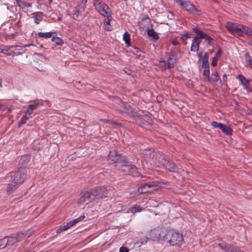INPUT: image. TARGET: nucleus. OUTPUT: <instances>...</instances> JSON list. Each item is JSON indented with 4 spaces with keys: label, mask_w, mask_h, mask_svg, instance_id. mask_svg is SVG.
Wrapping results in <instances>:
<instances>
[{
    "label": "nucleus",
    "mask_w": 252,
    "mask_h": 252,
    "mask_svg": "<svg viewBox=\"0 0 252 252\" xmlns=\"http://www.w3.org/2000/svg\"><path fill=\"white\" fill-rule=\"evenodd\" d=\"M107 190L104 186H97L89 191L81 193L78 203L88 204L89 203L107 197Z\"/></svg>",
    "instance_id": "1"
},
{
    "label": "nucleus",
    "mask_w": 252,
    "mask_h": 252,
    "mask_svg": "<svg viewBox=\"0 0 252 252\" xmlns=\"http://www.w3.org/2000/svg\"><path fill=\"white\" fill-rule=\"evenodd\" d=\"M26 172L25 168L19 169L16 172H10L6 177L8 184L7 191L12 193L20 184L23 183L26 178Z\"/></svg>",
    "instance_id": "2"
},
{
    "label": "nucleus",
    "mask_w": 252,
    "mask_h": 252,
    "mask_svg": "<svg viewBox=\"0 0 252 252\" xmlns=\"http://www.w3.org/2000/svg\"><path fill=\"white\" fill-rule=\"evenodd\" d=\"M165 239L172 246H180L183 242L182 235L173 230H169Z\"/></svg>",
    "instance_id": "3"
},
{
    "label": "nucleus",
    "mask_w": 252,
    "mask_h": 252,
    "mask_svg": "<svg viewBox=\"0 0 252 252\" xmlns=\"http://www.w3.org/2000/svg\"><path fill=\"white\" fill-rule=\"evenodd\" d=\"M93 5L97 12L104 17H111L112 12L104 2L100 0H94Z\"/></svg>",
    "instance_id": "4"
},
{
    "label": "nucleus",
    "mask_w": 252,
    "mask_h": 252,
    "mask_svg": "<svg viewBox=\"0 0 252 252\" xmlns=\"http://www.w3.org/2000/svg\"><path fill=\"white\" fill-rule=\"evenodd\" d=\"M245 26L236 23H227L226 28L227 30L235 36H242Z\"/></svg>",
    "instance_id": "5"
},
{
    "label": "nucleus",
    "mask_w": 252,
    "mask_h": 252,
    "mask_svg": "<svg viewBox=\"0 0 252 252\" xmlns=\"http://www.w3.org/2000/svg\"><path fill=\"white\" fill-rule=\"evenodd\" d=\"M161 230L160 228L154 229L151 230L144 240H139L137 242V244L140 245L146 244L148 239L152 241H157L159 240L161 237Z\"/></svg>",
    "instance_id": "6"
},
{
    "label": "nucleus",
    "mask_w": 252,
    "mask_h": 252,
    "mask_svg": "<svg viewBox=\"0 0 252 252\" xmlns=\"http://www.w3.org/2000/svg\"><path fill=\"white\" fill-rule=\"evenodd\" d=\"M108 160L110 163H125L126 161L125 158L114 150L110 151Z\"/></svg>",
    "instance_id": "7"
},
{
    "label": "nucleus",
    "mask_w": 252,
    "mask_h": 252,
    "mask_svg": "<svg viewBox=\"0 0 252 252\" xmlns=\"http://www.w3.org/2000/svg\"><path fill=\"white\" fill-rule=\"evenodd\" d=\"M174 1L179 3L181 8L190 13H194L196 11V8L195 6L189 1L183 0H174Z\"/></svg>",
    "instance_id": "8"
},
{
    "label": "nucleus",
    "mask_w": 252,
    "mask_h": 252,
    "mask_svg": "<svg viewBox=\"0 0 252 252\" xmlns=\"http://www.w3.org/2000/svg\"><path fill=\"white\" fill-rule=\"evenodd\" d=\"M165 160L164 154L160 153H156L155 155L153 156L150 163L153 166L161 167L163 166Z\"/></svg>",
    "instance_id": "9"
},
{
    "label": "nucleus",
    "mask_w": 252,
    "mask_h": 252,
    "mask_svg": "<svg viewBox=\"0 0 252 252\" xmlns=\"http://www.w3.org/2000/svg\"><path fill=\"white\" fill-rule=\"evenodd\" d=\"M177 55L175 53L172 52L167 55L166 61L164 60L160 62L161 65L163 64L168 68H170L173 66L174 64L177 62Z\"/></svg>",
    "instance_id": "10"
},
{
    "label": "nucleus",
    "mask_w": 252,
    "mask_h": 252,
    "mask_svg": "<svg viewBox=\"0 0 252 252\" xmlns=\"http://www.w3.org/2000/svg\"><path fill=\"white\" fill-rule=\"evenodd\" d=\"M156 186H157V183L155 182L145 183L141 185V186L138 189L137 191L138 193L142 194L145 193L147 192H150L152 190H158V188H156V189H154L153 190L148 189V188H150Z\"/></svg>",
    "instance_id": "11"
},
{
    "label": "nucleus",
    "mask_w": 252,
    "mask_h": 252,
    "mask_svg": "<svg viewBox=\"0 0 252 252\" xmlns=\"http://www.w3.org/2000/svg\"><path fill=\"white\" fill-rule=\"evenodd\" d=\"M85 7V6L82 5V4L79 3L75 8L73 18L75 20L82 19L83 17L80 14L84 12Z\"/></svg>",
    "instance_id": "12"
},
{
    "label": "nucleus",
    "mask_w": 252,
    "mask_h": 252,
    "mask_svg": "<svg viewBox=\"0 0 252 252\" xmlns=\"http://www.w3.org/2000/svg\"><path fill=\"white\" fill-rule=\"evenodd\" d=\"M121 105L122 108L119 109V111L121 112L132 116H133L136 113L135 110L133 109L129 104L124 102H121Z\"/></svg>",
    "instance_id": "13"
},
{
    "label": "nucleus",
    "mask_w": 252,
    "mask_h": 252,
    "mask_svg": "<svg viewBox=\"0 0 252 252\" xmlns=\"http://www.w3.org/2000/svg\"><path fill=\"white\" fill-rule=\"evenodd\" d=\"M122 167H124L123 170L125 171L128 172L132 176H138L139 172L137 171V168L134 165L124 164L122 165Z\"/></svg>",
    "instance_id": "14"
},
{
    "label": "nucleus",
    "mask_w": 252,
    "mask_h": 252,
    "mask_svg": "<svg viewBox=\"0 0 252 252\" xmlns=\"http://www.w3.org/2000/svg\"><path fill=\"white\" fill-rule=\"evenodd\" d=\"M32 234V232L30 230L21 231L17 234L15 238L17 239V242H19L23 240L28 238Z\"/></svg>",
    "instance_id": "15"
},
{
    "label": "nucleus",
    "mask_w": 252,
    "mask_h": 252,
    "mask_svg": "<svg viewBox=\"0 0 252 252\" xmlns=\"http://www.w3.org/2000/svg\"><path fill=\"white\" fill-rule=\"evenodd\" d=\"M163 166L170 171L173 172H177L178 170V168L176 164L169 160H165V162H164Z\"/></svg>",
    "instance_id": "16"
},
{
    "label": "nucleus",
    "mask_w": 252,
    "mask_h": 252,
    "mask_svg": "<svg viewBox=\"0 0 252 252\" xmlns=\"http://www.w3.org/2000/svg\"><path fill=\"white\" fill-rule=\"evenodd\" d=\"M154 149L153 148H148L145 149L143 152V156H144L146 160H148L150 162L152 160V158L153 156L156 154Z\"/></svg>",
    "instance_id": "17"
},
{
    "label": "nucleus",
    "mask_w": 252,
    "mask_h": 252,
    "mask_svg": "<svg viewBox=\"0 0 252 252\" xmlns=\"http://www.w3.org/2000/svg\"><path fill=\"white\" fill-rule=\"evenodd\" d=\"M238 78H239L242 84L244 86V88L245 90H247L248 92H251L252 89L250 86L249 85V80H247L246 77L241 74L238 75Z\"/></svg>",
    "instance_id": "18"
},
{
    "label": "nucleus",
    "mask_w": 252,
    "mask_h": 252,
    "mask_svg": "<svg viewBox=\"0 0 252 252\" xmlns=\"http://www.w3.org/2000/svg\"><path fill=\"white\" fill-rule=\"evenodd\" d=\"M14 46L0 47V52L6 55H12L14 53Z\"/></svg>",
    "instance_id": "19"
},
{
    "label": "nucleus",
    "mask_w": 252,
    "mask_h": 252,
    "mask_svg": "<svg viewBox=\"0 0 252 252\" xmlns=\"http://www.w3.org/2000/svg\"><path fill=\"white\" fill-rule=\"evenodd\" d=\"M209 54L207 52L204 53V56L200 60L201 66L202 68H208L209 64L208 62Z\"/></svg>",
    "instance_id": "20"
},
{
    "label": "nucleus",
    "mask_w": 252,
    "mask_h": 252,
    "mask_svg": "<svg viewBox=\"0 0 252 252\" xmlns=\"http://www.w3.org/2000/svg\"><path fill=\"white\" fill-rule=\"evenodd\" d=\"M200 43V41H199V39H198L197 37H194L192 40V44L191 46V51L197 52L198 51L199 44Z\"/></svg>",
    "instance_id": "21"
},
{
    "label": "nucleus",
    "mask_w": 252,
    "mask_h": 252,
    "mask_svg": "<svg viewBox=\"0 0 252 252\" xmlns=\"http://www.w3.org/2000/svg\"><path fill=\"white\" fill-rule=\"evenodd\" d=\"M192 30L197 34V36L194 37H197L199 41H201V40L203 39V37H204L206 33L202 32L200 29L196 27H193Z\"/></svg>",
    "instance_id": "22"
},
{
    "label": "nucleus",
    "mask_w": 252,
    "mask_h": 252,
    "mask_svg": "<svg viewBox=\"0 0 252 252\" xmlns=\"http://www.w3.org/2000/svg\"><path fill=\"white\" fill-rule=\"evenodd\" d=\"M32 18L35 24H39L43 19V13L40 12L34 13Z\"/></svg>",
    "instance_id": "23"
},
{
    "label": "nucleus",
    "mask_w": 252,
    "mask_h": 252,
    "mask_svg": "<svg viewBox=\"0 0 252 252\" xmlns=\"http://www.w3.org/2000/svg\"><path fill=\"white\" fill-rule=\"evenodd\" d=\"M40 104L39 102H34V103L30 104L28 106V109L26 110L25 113L28 114L31 116L33 111L36 109L38 106Z\"/></svg>",
    "instance_id": "24"
},
{
    "label": "nucleus",
    "mask_w": 252,
    "mask_h": 252,
    "mask_svg": "<svg viewBox=\"0 0 252 252\" xmlns=\"http://www.w3.org/2000/svg\"><path fill=\"white\" fill-rule=\"evenodd\" d=\"M222 51L220 48H219L217 53H216L213 59L211 64L213 66H216L217 64L218 61L221 56Z\"/></svg>",
    "instance_id": "25"
},
{
    "label": "nucleus",
    "mask_w": 252,
    "mask_h": 252,
    "mask_svg": "<svg viewBox=\"0 0 252 252\" xmlns=\"http://www.w3.org/2000/svg\"><path fill=\"white\" fill-rule=\"evenodd\" d=\"M204 70L203 72V76L204 80L206 82H210L211 81V77L210 76L209 67L208 68H204Z\"/></svg>",
    "instance_id": "26"
},
{
    "label": "nucleus",
    "mask_w": 252,
    "mask_h": 252,
    "mask_svg": "<svg viewBox=\"0 0 252 252\" xmlns=\"http://www.w3.org/2000/svg\"><path fill=\"white\" fill-rule=\"evenodd\" d=\"M17 4L20 8L30 7L32 6V4L30 3H28L26 1L23 0H16Z\"/></svg>",
    "instance_id": "27"
},
{
    "label": "nucleus",
    "mask_w": 252,
    "mask_h": 252,
    "mask_svg": "<svg viewBox=\"0 0 252 252\" xmlns=\"http://www.w3.org/2000/svg\"><path fill=\"white\" fill-rule=\"evenodd\" d=\"M73 226V224L72 223L71 220L67 222L66 224L64 225L63 226H62L60 227L59 228H58L56 232L57 233H60L63 231L66 230L68 229V228L71 227Z\"/></svg>",
    "instance_id": "28"
},
{
    "label": "nucleus",
    "mask_w": 252,
    "mask_h": 252,
    "mask_svg": "<svg viewBox=\"0 0 252 252\" xmlns=\"http://www.w3.org/2000/svg\"><path fill=\"white\" fill-rule=\"evenodd\" d=\"M220 129L222 130V132L226 134L227 135H230L232 134V129L228 126L222 125V127H220Z\"/></svg>",
    "instance_id": "29"
},
{
    "label": "nucleus",
    "mask_w": 252,
    "mask_h": 252,
    "mask_svg": "<svg viewBox=\"0 0 252 252\" xmlns=\"http://www.w3.org/2000/svg\"><path fill=\"white\" fill-rule=\"evenodd\" d=\"M54 32H39L37 34V35L41 38H44L45 39L50 38L52 37V34Z\"/></svg>",
    "instance_id": "30"
},
{
    "label": "nucleus",
    "mask_w": 252,
    "mask_h": 252,
    "mask_svg": "<svg viewBox=\"0 0 252 252\" xmlns=\"http://www.w3.org/2000/svg\"><path fill=\"white\" fill-rule=\"evenodd\" d=\"M7 246H11L17 243V240L14 237H6Z\"/></svg>",
    "instance_id": "31"
},
{
    "label": "nucleus",
    "mask_w": 252,
    "mask_h": 252,
    "mask_svg": "<svg viewBox=\"0 0 252 252\" xmlns=\"http://www.w3.org/2000/svg\"><path fill=\"white\" fill-rule=\"evenodd\" d=\"M147 34L149 36L152 37L154 39L157 40L159 38V37L157 32H156L152 29L148 30Z\"/></svg>",
    "instance_id": "32"
},
{
    "label": "nucleus",
    "mask_w": 252,
    "mask_h": 252,
    "mask_svg": "<svg viewBox=\"0 0 252 252\" xmlns=\"http://www.w3.org/2000/svg\"><path fill=\"white\" fill-rule=\"evenodd\" d=\"M31 118V116L26 113L21 118V120L19 122L18 127H20L22 125L25 124L26 123L27 120Z\"/></svg>",
    "instance_id": "33"
},
{
    "label": "nucleus",
    "mask_w": 252,
    "mask_h": 252,
    "mask_svg": "<svg viewBox=\"0 0 252 252\" xmlns=\"http://www.w3.org/2000/svg\"><path fill=\"white\" fill-rule=\"evenodd\" d=\"M31 45V44H26L24 46H18V45H13L14 48V51H15V50H17V51H20V53L21 54V53H23L25 52V50H24V48L27 47H29V46H30Z\"/></svg>",
    "instance_id": "34"
},
{
    "label": "nucleus",
    "mask_w": 252,
    "mask_h": 252,
    "mask_svg": "<svg viewBox=\"0 0 252 252\" xmlns=\"http://www.w3.org/2000/svg\"><path fill=\"white\" fill-rule=\"evenodd\" d=\"M52 41L58 45H62L63 44V41L60 37L53 36L52 37Z\"/></svg>",
    "instance_id": "35"
},
{
    "label": "nucleus",
    "mask_w": 252,
    "mask_h": 252,
    "mask_svg": "<svg viewBox=\"0 0 252 252\" xmlns=\"http://www.w3.org/2000/svg\"><path fill=\"white\" fill-rule=\"evenodd\" d=\"M123 40L125 41L127 46H129L130 45V34L127 32L124 33L123 35Z\"/></svg>",
    "instance_id": "36"
},
{
    "label": "nucleus",
    "mask_w": 252,
    "mask_h": 252,
    "mask_svg": "<svg viewBox=\"0 0 252 252\" xmlns=\"http://www.w3.org/2000/svg\"><path fill=\"white\" fill-rule=\"evenodd\" d=\"M245 60L248 64L252 69V58L249 54H246L245 56Z\"/></svg>",
    "instance_id": "37"
},
{
    "label": "nucleus",
    "mask_w": 252,
    "mask_h": 252,
    "mask_svg": "<svg viewBox=\"0 0 252 252\" xmlns=\"http://www.w3.org/2000/svg\"><path fill=\"white\" fill-rule=\"evenodd\" d=\"M211 81L214 82H217L219 80H220V77L218 74L217 71H216L215 73L212 74V77H211Z\"/></svg>",
    "instance_id": "38"
},
{
    "label": "nucleus",
    "mask_w": 252,
    "mask_h": 252,
    "mask_svg": "<svg viewBox=\"0 0 252 252\" xmlns=\"http://www.w3.org/2000/svg\"><path fill=\"white\" fill-rule=\"evenodd\" d=\"M141 211V208L139 206L135 205L133 207H131L130 208V211L131 213H135L138 212H140Z\"/></svg>",
    "instance_id": "39"
},
{
    "label": "nucleus",
    "mask_w": 252,
    "mask_h": 252,
    "mask_svg": "<svg viewBox=\"0 0 252 252\" xmlns=\"http://www.w3.org/2000/svg\"><path fill=\"white\" fill-rule=\"evenodd\" d=\"M203 39H205V40L208 42V43L209 45L213 44L212 42L213 41V39L206 33L205 34L204 37H203Z\"/></svg>",
    "instance_id": "40"
},
{
    "label": "nucleus",
    "mask_w": 252,
    "mask_h": 252,
    "mask_svg": "<svg viewBox=\"0 0 252 252\" xmlns=\"http://www.w3.org/2000/svg\"><path fill=\"white\" fill-rule=\"evenodd\" d=\"M84 218H85V216H80L79 218H78L77 219H74V220H71V221L72 223L74 225V224H75L76 223H77L79 221H80L82 220Z\"/></svg>",
    "instance_id": "41"
},
{
    "label": "nucleus",
    "mask_w": 252,
    "mask_h": 252,
    "mask_svg": "<svg viewBox=\"0 0 252 252\" xmlns=\"http://www.w3.org/2000/svg\"><path fill=\"white\" fill-rule=\"evenodd\" d=\"M7 246V242H6V238H4L1 240H0V247L2 248H4L5 247Z\"/></svg>",
    "instance_id": "42"
},
{
    "label": "nucleus",
    "mask_w": 252,
    "mask_h": 252,
    "mask_svg": "<svg viewBox=\"0 0 252 252\" xmlns=\"http://www.w3.org/2000/svg\"><path fill=\"white\" fill-rule=\"evenodd\" d=\"M243 32L247 35H252V29H250L248 27L245 26Z\"/></svg>",
    "instance_id": "43"
},
{
    "label": "nucleus",
    "mask_w": 252,
    "mask_h": 252,
    "mask_svg": "<svg viewBox=\"0 0 252 252\" xmlns=\"http://www.w3.org/2000/svg\"><path fill=\"white\" fill-rule=\"evenodd\" d=\"M223 124L221 123H219L217 122H212V126L215 127V128H219L220 129V127H222Z\"/></svg>",
    "instance_id": "44"
},
{
    "label": "nucleus",
    "mask_w": 252,
    "mask_h": 252,
    "mask_svg": "<svg viewBox=\"0 0 252 252\" xmlns=\"http://www.w3.org/2000/svg\"><path fill=\"white\" fill-rule=\"evenodd\" d=\"M223 124L221 123H219L217 122H212V126L215 127V128H219L220 129V127H222Z\"/></svg>",
    "instance_id": "45"
},
{
    "label": "nucleus",
    "mask_w": 252,
    "mask_h": 252,
    "mask_svg": "<svg viewBox=\"0 0 252 252\" xmlns=\"http://www.w3.org/2000/svg\"><path fill=\"white\" fill-rule=\"evenodd\" d=\"M189 37V34L188 33H185L181 35L180 37L182 40H184L187 39Z\"/></svg>",
    "instance_id": "46"
},
{
    "label": "nucleus",
    "mask_w": 252,
    "mask_h": 252,
    "mask_svg": "<svg viewBox=\"0 0 252 252\" xmlns=\"http://www.w3.org/2000/svg\"><path fill=\"white\" fill-rule=\"evenodd\" d=\"M106 18L104 20L103 24H110V22L111 20V17H105Z\"/></svg>",
    "instance_id": "47"
},
{
    "label": "nucleus",
    "mask_w": 252,
    "mask_h": 252,
    "mask_svg": "<svg viewBox=\"0 0 252 252\" xmlns=\"http://www.w3.org/2000/svg\"><path fill=\"white\" fill-rule=\"evenodd\" d=\"M103 27L106 31H110L112 30V27L110 24H103Z\"/></svg>",
    "instance_id": "48"
},
{
    "label": "nucleus",
    "mask_w": 252,
    "mask_h": 252,
    "mask_svg": "<svg viewBox=\"0 0 252 252\" xmlns=\"http://www.w3.org/2000/svg\"><path fill=\"white\" fill-rule=\"evenodd\" d=\"M171 42L174 46L178 45L179 44V41L175 38L172 39Z\"/></svg>",
    "instance_id": "49"
},
{
    "label": "nucleus",
    "mask_w": 252,
    "mask_h": 252,
    "mask_svg": "<svg viewBox=\"0 0 252 252\" xmlns=\"http://www.w3.org/2000/svg\"><path fill=\"white\" fill-rule=\"evenodd\" d=\"M119 252H128V250L127 248L122 247L120 249Z\"/></svg>",
    "instance_id": "50"
},
{
    "label": "nucleus",
    "mask_w": 252,
    "mask_h": 252,
    "mask_svg": "<svg viewBox=\"0 0 252 252\" xmlns=\"http://www.w3.org/2000/svg\"><path fill=\"white\" fill-rule=\"evenodd\" d=\"M101 121L102 122H108L109 124H117L116 123L113 122L111 121L108 120L101 119Z\"/></svg>",
    "instance_id": "51"
},
{
    "label": "nucleus",
    "mask_w": 252,
    "mask_h": 252,
    "mask_svg": "<svg viewBox=\"0 0 252 252\" xmlns=\"http://www.w3.org/2000/svg\"><path fill=\"white\" fill-rule=\"evenodd\" d=\"M87 0H82L80 3L82 4V5L85 6L86 7Z\"/></svg>",
    "instance_id": "52"
},
{
    "label": "nucleus",
    "mask_w": 252,
    "mask_h": 252,
    "mask_svg": "<svg viewBox=\"0 0 252 252\" xmlns=\"http://www.w3.org/2000/svg\"><path fill=\"white\" fill-rule=\"evenodd\" d=\"M197 57L198 58H199V60L200 61V60L202 59V53L201 52H197Z\"/></svg>",
    "instance_id": "53"
},
{
    "label": "nucleus",
    "mask_w": 252,
    "mask_h": 252,
    "mask_svg": "<svg viewBox=\"0 0 252 252\" xmlns=\"http://www.w3.org/2000/svg\"><path fill=\"white\" fill-rule=\"evenodd\" d=\"M34 55H37L40 57H41V58H43V59H44L45 57L41 54L40 53H34Z\"/></svg>",
    "instance_id": "54"
},
{
    "label": "nucleus",
    "mask_w": 252,
    "mask_h": 252,
    "mask_svg": "<svg viewBox=\"0 0 252 252\" xmlns=\"http://www.w3.org/2000/svg\"><path fill=\"white\" fill-rule=\"evenodd\" d=\"M226 78V74L225 73H224L222 76V79H225Z\"/></svg>",
    "instance_id": "55"
},
{
    "label": "nucleus",
    "mask_w": 252,
    "mask_h": 252,
    "mask_svg": "<svg viewBox=\"0 0 252 252\" xmlns=\"http://www.w3.org/2000/svg\"><path fill=\"white\" fill-rule=\"evenodd\" d=\"M2 82H1V80L0 79V87H2Z\"/></svg>",
    "instance_id": "56"
},
{
    "label": "nucleus",
    "mask_w": 252,
    "mask_h": 252,
    "mask_svg": "<svg viewBox=\"0 0 252 252\" xmlns=\"http://www.w3.org/2000/svg\"><path fill=\"white\" fill-rule=\"evenodd\" d=\"M24 158H24V157L22 158H21V160H24Z\"/></svg>",
    "instance_id": "57"
},
{
    "label": "nucleus",
    "mask_w": 252,
    "mask_h": 252,
    "mask_svg": "<svg viewBox=\"0 0 252 252\" xmlns=\"http://www.w3.org/2000/svg\"><path fill=\"white\" fill-rule=\"evenodd\" d=\"M58 21H60L61 20V18H59L58 19Z\"/></svg>",
    "instance_id": "58"
},
{
    "label": "nucleus",
    "mask_w": 252,
    "mask_h": 252,
    "mask_svg": "<svg viewBox=\"0 0 252 252\" xmlns=\"http://www.w3.org/2000/svg\"><path fill=\"white\" fill-rule=\"evenodd\" d=\"M146 20H148V21H150V19H149V18H147L146 19Z\"/></svg>",
    "instance_id": "59"
},
{
    "label": "nucleus",
    "mask_w": 252,
    "mask_h": 252,
    "mask_svg": "<svg viewBox=\"0 0 252 252\" xmlns=\"http://www.w3.org/2000/svg\"><path fill=\"white\" fill-rule=\"evenodd\" d=\"M251 46H252V44H251Z\"/></svg>",
    "instance_id": "60"
}]
</instances>
